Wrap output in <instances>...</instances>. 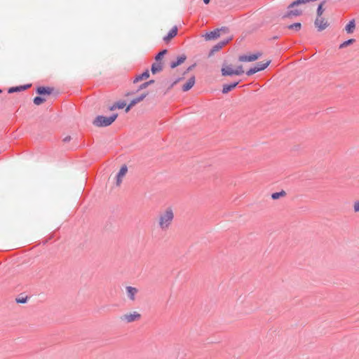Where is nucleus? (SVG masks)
<instances>
[{"mask_svg": "<svg viewBox=\"0 0 359 359\" xmlns=\"http://www.w3.org/2000/svg\"><path fill=\"white\" fill-rule=\"evenodd\" d=\"M174 219V212L168 207L161 212L158 216V226L161 231H166L171 226Z\"/></svg>", "mask_w": 359, "mask_h": 359, "instance_id": "obj_1", "label": "nucleus"}, {"mask_svg": "<svg viewBox=\"0 0 359 359\" xmlns=\"http://www.w3.org/2000/svg\"><path fill=\"white\" fill-rule=\"evenodd\" d=\"M117 114H113L109 117L97 116L93 121V124L97 127H106L110 126L117 118Z\"/></svg>", "mask_w": 359, "mask_h": 359, "instance_id": "obj_2", "label": "nucleus"}, {"mask_svg": "<svg viewBox=\"0 0 359 359\" xmlns=\"http://www.w3.org/2000/svg\"><path fill=\"white\" fill-rule=\"evenodd\" d=\"M140 318L141 314L137 311L126 313L121 317V320L127 323L138 321L140 320Z\"/></svg>", "mask_w": 359, "mask_h": 359, "instance_id": "obj_3", "label": "nucleus"}, {"mask_svg": "<svg viewBox=\"0 0 359 359\" xmlns=\"http://www.w3.org/2000/svg\"><path fill=\"white\" fill-rule=\"evenodd\" d=\"M221 32H228L229 29L226 27H222L220 29H216L212 32L206 33L204 37L206 41L215 40L219 37Z\"/></svg>", "mask_w": 359, "mask_h": 359, "instance_id": "obj_4", "label": "nucleus"}, {"mask_svg": "<svg viewBox=\"0 0 359 359\" xmlns=\"http://www.w3.org/2000/svg\"><path fill=\"white\" fill-rule=\"evenodd\" d=\"M270 63L271 60H268L264 63H258L255 67L248 70L246 74L248 76H251L259 71L264 70L270 65Z\"/></svg>", "mask_w": 359, "mask_h": 359, "instance_id": "obj_5", "label": "nucleus"}, {"mask_svg": "<svg viewBox=\"0 0 359 359\" xmlns=\"http://www.w3.org/2000/svg\"><path fill=\"white\" fill-rule=\"evenodd\" d=\"M262 56V53L257 52L250 55H241L238 57L240 62H254Z\"/></svg>", "mask_w": 359, "mask_h": 359, "instance_id": "obj_6", "label": "nucleus"}, {"mask_svg": "<svg viewBox=\"0 0 359 359\" xmlns=\"http://www.w3.org/2000/svg\"><path fill=\"white\" fill-rule=\"evenodd\" d=\"M314 24L319 32L324 30L329 25L327 21L325 20V18H322V16H317Z\"/></svg>", "mask_w": 359, "mask_h": 359, "instance_id": "obj_7", "label": "nucleus"}, {"mask_svg": "<svg viewBox=\"0 0 359 359\" xmlns=\"http://www.w3.org/2000/svg\"><path fill=\"white\" fill-rule=\"evenodd\" d=\"M232 39L231 37H229L226 39H224L222 41H219V43H217V44H215L212 48V49L210 50V53L209 55H213L215 52H217L219 51L220 49H222L226 44H227Z\"/></svg>", "mask_w": 359, "mask_h": 359, "instance_id": "obj_8", "label": "nucleus"}, {"mask_svg": "<svg viewBox=\"0 0 359 359\" xmlns=\"http://www.w3.org/2000/svg\"><path fill=\"white\" fill-rule=\"evenodd\" d=\"M128 171V168L126 165H123L116 175V186H120L122 182L123 177L126 175Z\"/></svg>", "mask_w": 359, "mask_h": 359, "instance_id": "obj_9", "label": "nucleus"}, {"mask_svg": "<svg viewBox=\"0 0 359 359\" xmlns=\"http://www.w3.org/2000/svg\"><path fill=\"white\" fill-rule=\"evenodd\" d=\"M187 59V56L184 54H182L177 57L175 60L172 61L170 63V67L172 69L177 67V66L182 65Z\"/></svg>", "mask_w": 359, "mask_h": 359, "instance_id": "obj_10", "label": "nucleus"}, {"mask_svg": "<svg viewBox=\"0 0 359 359\" xmlns=\"http://www.w3.org/2000/svg\"><path fill=\"white\" fill-rule=\"evenodd\" d=\"M126 290L128 299L131 301H135V295L137 294L138 290L136 287L132 286H127L126 287Z\"/></svg>", "mask_w": 359, "mask_h": 359, "instance_id": "obj_11", "label": "nucleus"}, {"mask_svg": "<svg viewBox=\"0 0 359 359\" xmlns=\"http://www.w3.org/2000/svg\"><path fill=\"white\" fill-rule=\"evenodd\" d=\"M177 34V27L174 26L168 33L166 36L163 38L165 43H168L172 38Z\"/></svg>", "mask_w": 359, "mask_h": 359, "instance_id": "obj_12", "label": "nucleus"}, {"mask_svg": "<svg viewBox=\"0 0 359 359\" xmlns=\"http://www.w3.org/2000/svg\"><path fill=\"white\" fill-rule=\"evenodd\" d=\"M222 76H233L235 75V70L232 69L231 65H224L221 69Z\"/></svg>", "mask_w": 359, "mask_h": 359, "instance_id": "obj_13", "label": "nucleus"}, {"mask_svg": "<svg viewBox=\"0 0 359 359\" xmlns=\"http://www.w3.org/2000/svg\"><path fill=\"white\" fill-rule=\"evenodd\" d=\"M195 76H192L189 80L183 85L182 90L187 92L195 84Z\"/></svg>", "mask_w": 359, "mask_h": 359, "instance_id": "obj_14", "label": "nucleus"}, {"mask_svg": "<svg viewBox=\"0 0 359 359\" xmlns=\"http://www.w3.org/2000/svg\"><path fill=\"white\" fill-rule=\"evenodd\" d=\"M53 90V88L40 86L36 88V93L39 95H50Z\"/></svg>", "mask_w": 359, "mask_h": 359, "instance_id": "obj_15", "label": "nucleus"}, {"mask_svg": "<svg viewBox=\"0 0 359 359\" xmlns=\"http://www.w3.org/2000/svg\"><path fill=\"white\" fill-rule=\"evenodd\" d=\"M31 86H32L31 84H27V85H24V86L11 87L8 89V93H15V92H20V91L25 90L30 88Z\"/></svg>", "mask_w": 359, "mask_h": 359, "instance_id": "obj_16", "label": "nucleus"}, {"mask_svg": "<svg viewBox=\"0 0 359 359\" xmlns=\"http://www.w3.org/2000/svg\"><path fill=\"white\" fill-rule=\"evenodd\" d=\"M238 83H239V81L233 82V83H229V84H224L223 86V88H222V93L226 94V93L230 92L234 88H236V86Z\"/></svg>", "mask_w": 359, "mask_h": 359, "instance_id": "obj_17", "label": "nucleus"}, {"mask_svg": "<svg viewBox=\"0 0 359 359\" xmlns=\"http://www.w3.org/2000/svg\"><path fill=\"white\" fill-rule=\"evenodd\" d=\"M163 70V64L161 62H154L151 65V71L153 74L160 72Z\"/></svg>", "mask_w": 359, "mask_h": 359, "instance_id": "obj_18", "label": "nucleus"}, {"mask_svg": "<svg viewBox=\"0 0 359 359\" xmlns=\"http://www.w3.org/2000/svg\"><path fill=\"white\" fill-rule=\"evenodd\" d=\"M355 28V20H351L345 27V30L348 34H351Z\"/></svg>", "mask_w": 359, "mask_h": 359, "instance_id": "obj_19", "label": "nucleus"}, {"mask_svg": "<svg viewBox=\"0 0 359 359\" xmlns=\"http://www.w3.org/2000/svg\"><path fill=\"white\" fill-rule=\"evenodd\" d=\"M149 77V71L147 69L142 74L137 75L133 80V83H137L143 79H146Z\"/></svg>", "mask_w": 359, "mask_h": 359, "instance_id": "obj_20", "label": "nucleus"}, {"mask_svg": "<svg viewBox=\"0 0 359 359\" xmlns=\"http://www.w3.org/2000/svg\"><path fill=\"white\" fill-rule=\"evenodd\" d=\"M147 95H148L147 93H143L141 95H140L139 97L134 98L133 100H132L130 101V106H135L138 102L142 101L147 97Z\"/></svg>", "mask_w": 359, "mask_h": 359, "instance_id": "obj_21", "label": "nucleus"}, {"mask_svg": "<svg viewBox=\"0 0 359 359\" xmlns=\"http://www.w3.org/2000/svg\"><path fill=\"white\" fill-rule=\"evenodd\" d=\"M286 196V192L284 190H282L279 192H275L271 194V198L273 200H277L280 197H284Z\"/></svg>", "mask_w": 359, "mask_h": 359, "instance_id": "obj_22", "label": "nucleus"}, {"mask_svg": "<svg viewBox=\"0 0 359 359\" xmlns=\"http://www.w3.org/2000/svg\"><path fill=\"white\" fill-rule=\"evenodd\" d=\"M287 27L290 29H294L295 31H299L302 27V24L300 22H295L292 25H290Z\"/></svg>", "mask_w": 359, "mask_h": 359, "instance_id": "obj_23", "label": "nucleus"}, {"mask_svg": "<svg viewBox=\"0 0 359 359\" xmlns=\"http://www.w3.org/2000/svg\"><path fill=\"white\" fill-rule=\"evenodd\" d=\"M354 42H355V39H351L347 41H345L344 42H343L342 43H341L339 45V48H344L346 47L347 46L352 44Z\"/></svg>", "mask_w": 359, "mask_h": 359, "instance_id": "obj_24", "label": "nucleus"}, {"mask_svg": "<svg viewBox=\"0 0 359 359\" xmlns=\"http://www.w3.org/2000/svg\"><path fill=\"white\" fill-rule=\"evenodd\" d=\"M167 52L168 51L166 49L160 51L155 57L156 61L158 62L163 57V55L167 53Z\"/></svg>", "mask_w": 359, "mask_h": 359, "instance_id": "obj_25", "label": "nucleus"}, {"mask_svg": "<svg viewBox=\"0 0 359 359\" xmlns=\"http://www.w3.org/2000/svg\"><path fill=\"white\" fill-rule=\"evenodd\" d=\"M45 101V99L41 97H36L34 98V103L36 104V105H40L41 104H42L43 102Z\"/></svg>", "mask_w": 359, "mask_h": 359, "instance_id": "obj_26", "label": "nucleus"}, {"mask_svg": "<svg viewBox=\"0 0 359 359\" xmlns=\"http://www.w3.org/2000/svg\"><path fill=\"white\" fill-rule=\"evenodd\" d=\"M235 70V75H241L244 73V70L243 69V66L240 65L236 67Z\"/></svg>", "mask_w": 359, "mask_h": 359, "instance_id": "obj_27", "label": "nucleus"}, {"mask_svg": "<svg viewBox=\"0 0 359 359\" xmlns=\"http://www.w3.org/2000/svg\"><path fill=\"white\" fill-rule=\"evenodd\" d=\"M324 2L321 3L318 8H317V16H322L323 13V4Z\"/></svg>", "mask_w": 359, "mask_h": 359, "instance_id": "obj_28", "label": "nucleus"}, {"mask_svg": "<svg viewBox=\"0 0 359 359\" xmlns=\"http://www.w3.org/2000/svg\"><path fill=\"white\" fill-rule=\"evenodd\" d=\"M117 109H123L126 107V103L124 101H118L116 102Z\"/></svg>", "mask_w": 359, "mask_h": 359, "instance_id": "obj_29", "label": "nucleus"}, {"mask_svg": "<svg viewBox=\"0 0 359 359\" xmlns=\"http://www.w3.org/2000/svg\"><path fill=\"white\" fill-rule=\"evenodd\" d=\"M353 211L355 212H359V200L358 201H355L354 203H353Z\"/></svg>", "mask_w": 359, "mask_h": 359, "instance_id": "obj_30", "label": "nucleus"}, {"mask_svg": "<svg viewBox=\"0 0 359 359\" xmlns=\"http://www.w3.org/2000/svg\"><path fill=\"white\" fill-rule=\"evenodd\" d=\"M27 297H22V298H17L16 299V302L17 303H20V304H24V303H26L27 302Z\"/></svg>", "mask_w": 359, "mask_h": 359, "instance_id": "obj_31", "label": "nucleus"}, {"mask_svg": "<svg viewBox=\"0 0 359 359\" xmlns=\"http://www.w3.org/2000/svg\"><path fill=\"white\" fill-rule=\"evenodd\" d=\"M148 86H148V84L147 83V82H144V83H143L142 84H141V85L139 86V88H138V89H137V91L141 90H143V89L146 88H147V87H148Z\"/></svg>", "mask_w": 359, "mask_h": 359, "instance_id": "obj_32", "label": "nucleus"}, {"mask_svg": "<svg viewBox=\"0 0 359 359\" xmlns=\"http://www.w3.org/2000/svg\"><path fill=\"white\" fill-rule=\"evenodd\" d=\"M182 79L181 78H178L177 79L172 83H171V85L169 87V89L172 88L175 84H177Z\"/></svg>", "mask_w": 359, "mask_h": 359, "instance_id": "obj_33", "label": "nucleus"}, {"mask_svg": "<svg viewBox=\"0 0 359 359\" xmlns=\"http://www.w3.org/2000/svg\"><path fill=\"white\" fill-rule=\"evenodd\" d=\"M195 66H196V64H194V65H191L190 67H189L187 68V71L184 72V74H186L187 72L192 70L195 67Z\"/></svg>", "mask_w": 359, "mask_h": 359, "instance_id": "obj_34", "label": "nucleus"}, {"mask_svg": "<svg viewBox=\"0 0 359 359\" xmlns=\"http://www.w3.org/2000/svg\"><path fill=\"white\" fill-rule=\"evenodd\" d=\"M71 139H72V138H71V136L67 135V136H66V137L63 139V142H69V141L71 140Z\"/></svg>", "mask_w": 359, "mask_h": 359, "instance_id": "obj_35", "label": "nucleus"}, {"mask_svg": "<svg viewBox=\"0 0 359 359\" xmlns=\"http://www.w3.org/2000/svg\"><path fill=\"white\" fill-rule=\"evenodd\" d=\"M133 106H130V103L126 107V112H128L130 111V109L133 107Z\"/></svg>", "mask_w": 359, "mask_h": 359, "instance_id": "obj_36", "label": "nucleus"}, {"mask_svg": "<svg viewBox=\"0 0 359 359\" xmlns=\"http://www.w3.org/2000/svg\"><path fill=\"white\" fill-rule=\"evenodd\" d=\"M116 109H117L116 103L109 107V109L111 111H113V110H114Z\"/></svg>", "mask_w": 359, "mask_h": 359, "instance_id": "obj_37", "label": "nucleus"}, {"mask_svg": "<svg viewBox=\"0 0 359 359\" xmlns=\"http://www.w3.org/2000/svg\"><path fill=\"white\" fill-rule=\"evenodd\" d=\"M154 83V80H150L149 81H147V83L148 84V86H149Z\"/></svg>", "mask_w": 359, "mask_h": 359, "instance_id": "obj_38", "label": "nucleus"}, {"mask_svg": "<svg viewBox=\"0 0 359 359\" xmlns=\"http://www.w3.org/2000/svg\"><path fill=\"white\" fill-rule=\"evenodd\" d=\"M203 2H204L205 4H209L210 0H203Z\"/></svg>", "mask_w": 359, "mask_h": 359, "instance_id": "obj_39", "label": "nucleus"}, {"mask_svg": "<svg viewBox=\"0 0 359 359\" xmlns=\"http://www.w3.org/2000/svg\"><path fill=\"white\" fill-rule=\"evenodd\" d=\"M2 92V90L0 89V93Z\"/></svg>", "mask_w": 359, "mask_h": 359, "instance_id": "obj_40", "label": "nucleus"}]
</instances>
